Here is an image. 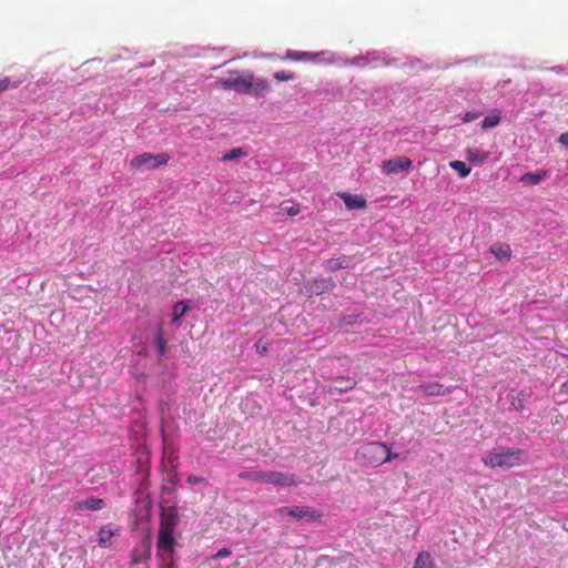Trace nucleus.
<instances>
[{"mask_svg": "<svg viewBox=\"0 0 568 568\" xmlns=\"http://www.w3.org/2000/svg\"><path fill=\"white\" fill-rule=\"evenodd\" d=\"M297 211H298L297 209L295 210V209L292 206V207H290V209H288L287 213H288V214H292V213H296Z\"/></svg>", "mask_w": 568, "mask_h": 568, "instance_id": "nucleus-37", "label": "nucleus"}, {"mask_svg": "<svg viewBox=\"0 0 568 568\" xmlns=\"http://www.w3.org/2000/svg\"><path fill=\"white\" fill-rule=\"evenodd\" d=\"M161 560V564L159 568H176L175 560L173 556L169 555L165 557H159Z\"/></svg>", "mask_w": 568, "mask_h": 568, "instance_id": "nucleus-31", "label": "nucleus"}, {"mask_svg": "<svg viewBox=\"0 0 568 568\" xmlns=\"http://www.w3.org/2000/svg\"><path fill=\"white\" fill-rule=\"evenodd\" d=\"M22 83V80H13L10 77H6L0 80V93L8 89H16Z\"/></svg>", "mask_w": 568, "mask_h": 568, "instance_id": "nucleus-26", "label": "nucleus"}, {"mask_svg": "<svg viewBox=\"0 0 568 568\" xmlns=\"http://www.w3.org/2000/svg\"><path fill=\"white\" fill-rule=\"evenodd\" d=\"M412 166V160L407 156H396L386 160L382 164V171L386 174H397L407 171Z\"/></svg>", "mask_w": 568, "mask_h": 568, "instance_id": "nucleus-7", "label": "nucleus"}, {"mask_svg": "<svg viewBox=\"0 0 568 568\" xmlns=\"http://www.w3.org/2000/svg\"><path fill=\"white\" fill-rule=\"evenodd\" d=\"M239 477L241 479L265 484L266 470H244L239 474Z\"/></svg>", "mask_w": 568, "mask_h": 568, "instance_id": "nucleus-15", "label": "nucleus"}, {"mask_svg": "<svg viewBox=\"0 0 568 568\" xmlns=\"http://www.w3.org/2000/svg\"><path fill=\"white\" fill-rule=\"evenodd\" d=\"M155 346L160 355L166 353V342L164 339L163 326L160 325L155 335Z\"/></svg>", "mask_w": 568, "mask_h": 568, "instance_id": "nucleus-24", "label": "nucleus"}, {"mask_svg": "<svg viewBox=\"0 0 568 568\" xmlns=\"http://www.w3.org/2000/svg\"><path fill=\"white\" fill-rule=\"evenodd\" d=\"M490 252L498 258L499 261H508L511 255V250L508 244L505 243H495L490 246Z\"/></svg>", "mask_w": 568, "mask_h": 568, "instance_id": "nucleus-14", "label": "nucleus"}, {"mask_svg": "<svg viewBox=\"0 0 568 568\" xmlns=\"http://www.w3.org/2000/svg\"><path fill=\"white\" fill-rule=\"evenodd\" d=\"M178 523V511L174 507H168L162 510L156 540L158 557L173 556L178 545L174 535Z\"/></svg>", "mask_w": 568, "mask_h": 568, "instance_id": "nucleus-1", "label": "nucleus"}, {"mask_svg": "<svg viewBox=\"0 0 568 568\" xmlns=\"http://www.w3.org/2000/svg\"><path fill=\"white\" fill-rule=\"evenodd\" d=\"M104 500L101 499V498H95V497H90V498H87L84 501H82L81 504H78L77 505V509H82V508H87V509H90V510H100L104 507Z\"/></svg>", "mask_w": 568, "mask_h": 568, "instance_id": "nucleus-19", "label": "nucleus"}, {"mask_svg": "<svg viewBox=\"0 0 568 568\" xmlns=\"http://www.w3.org/2000/svg\"><path fill=\"white\" fill-rule=\"evenodd\" d=\"M247 84L250 87L246 90V93H252L254 95H265L271 87L264 79H255L253 75L247 77Z\"/></svg>", "mask_w": 568, "mask_h": 568, "instance_id": "nucleus-10", "label": "nucleus"}, {"mask_svg": "<svg viewBox=\"0 0 568 568\" xmlns=\"http://www.w3.org/2000/svg\"><path fill=\"white\" fill-rule=\"evenodd\" d=\"M501 112L498 109H494L485 119L481 121V129L487 130L495 128L500 123Z\"/></svg>", "mask_w": 568, "mask_h": 568, "instance_id": "nucleus-16", "label": "nucleus"}, {"mask_svg": "<svg viewBox=\"0 0 568 568\" xmlns=\"http://www.w3.org/2000/svg\"><path fill=\"white\" fill-rule=\"evenodd\" d=\"M187 481L191 484H200L203 481V478L197 476H189Z\"/></svg>", "mask_w": 568, "mask_h": 568, "instance_id": "nucleus-36", "label": "nucleus"}, {"mask_svg": "<svg viewBox=\"0 0 568 568\" xmlns=\"http://www.w3.org/2000/svg\"><path fill=\"white\" fill-rule=\"evenodd\" d=\"M386 452V444L384 443H368L361 447L356 457L367 465L379 466L388 462L389 456H384Z\"/></svg>", "mask_w": 568, "mask_h": 568, "instance_id": "nucleus-3", "label": "nucleus"}, {"mask_svg": "<svg viewBox=\"0 0 568 568\" xmlns=\"http://www.w3.org/2000/svg\"><path fill=\"white\" fill-rule=\"evenodd\" d=\"M418 389L425 395V396H436V395H444V386L438 383H429L425 385H420Z\"/></svg>", "mask_w": 568, "mask_h": 568, "instance_id": "nucleus-18", "label": "nucleus"}, {"mask_svg": "<svg viewBox=\"0 0 568 568\" xmlns=\"http://www.w3.org/2000/svg\"><path fill=\"white\" fill-rule=\"evenodd\" d=\"M335 286V283L329 278L313 280L310 283V293L321 295Z\"/></svg>", "mask_w": 568, "mask_h": 568, "instance_id": "nucleus-12", "label": "nucleus"}, {"mask_svg": "<svg viewBox=\"0 0 568 568\" xmlns=\"http://www.w3.org/2000/svg\"><path fill=\"white\" fill-rule=\"evenodd\" d=\"M384 456H389L388 457V462L392 460V459H395L398 457V454L396 453H392L390 449L388 448V446L386 445V452L384 453Z\"/></svg>", "mask_w": 568, "mask_h": 568, "instance_id": "nucleus-35", "label": "nucleus"}, {"mask_svg": "<svg viewBox=\"0 0 568 568\" xmlns=\"http://www.w3.org/2000/svg\"><path fill=\"white\" fill-rule=\"evenodd\" d=\"M244 155H246V151L243 148H235L223 154L222 161H232Z\"/></svg>", "mask_w": 568, "mask_h": 568, "instance_id": "nucleus-28", "label": "nucleus"}, {"mask_svg": "<svg viewBox=\"0 0 568 568\" xmlns=\"http://www.w3.org/2000/svg\"><path fill=\"white\" fill-rule=\"evenodd\" d=\"M265 484H273L276 486H294L297 485V480L295 475L275 471V470H266V481Z\"/></svg>", "mask_w": 568, "mask_h": 568, "instance_id": "nucleus-8", "label": "nucleus"}, {"mask_svg": "<svg viewBox=\"0 0 568 568\" xmlns=\"http://www.w3.org/2000/svg\"><path fill=\"white\" fill-rule=\"evenodd\" d=\"M232 555V551L229 548H222L220 549L215 555L210 556L206 561L207 562H215L219 558H226Z\"/></svg>", "mask_w": 568, "mask_h": 568, "instance_id": "nucleus-29", "label": "nucleus"}, {"mask_svg": "<svg viewBox=\"0 0 568 568\" xmlns=\"http://www.w3.org/2000/svg\"><path fill=\"white\" fill-rule=\"evenodd\" d=\"M209 565L211 566V568H221L219 564L209 562Z\"/></svg>", "mask_w": 568, "mask_h": 568, "instance_id": "nucleus-38", "label": "nucleus"}, {"mask_svg": "<svg viewBox=\"0 0 568 568\" xmlns=\"http://www.w3.org/2000/svg\"><path fill=\"white\" fill-rule=\"evenodd\" d=\"M139 561H140V559H139L138 557H135V556H134V557L132 558V564H134V565H135V564H138Z\"/></svg>", "mask_w": 568, "mask_h": 568, "instance_id": "nucleus-39", "label": "nucleus"}, {"mask_svg": "<svg viewBox=\"0 0 568 568\" xmlns=\"http://www.w3.org/2000/svg\"><path fill=\"white\" fill-rule=\"evenodd\" d=\"M362 255L343 254L338 257L326 260L323 265L328 272H336L341 268H351L362 262Z\"/></svg>", "mask_w": 568, "mask_h": 568, "instance_id": "nucleus-6", "label": "nucleus"}, {"mask_svg": "<svg viewBox=\"0 0 568 568\" xmlns=\"http://www.w3.org/2000/svg\"><path fill=\"white\" fill-rule=\"evenodd\" d=\"M525 452L520 448L498 447L486 453L481 460L490 468H511L524 463Z\"/></svg>", "mask_w": 568, "mask_h": 568, "instance_id": "nucleus-2", "label": "nucleus"}, {"mask_svg": "<svg viewBox=\"0 0 568 568\" xmlns=\"http://www.w3.org/2000/svg\"><path fill=\"white\" fill-rule=\"evenodd\" d=\"M488 158V153L477 150V149H468L467 150V160L473 163H481Z\"/></svg>", "mask_w": 568, "mask_h": 568, "instance_id": "nucleus-22", "label": "nucleus"}, {"mask_svg": "<svg viewBox=\"0 0 568 568\" xmlns=\"http://www.w3.org/2000/svg\"><path fill=\"white\" fill-rule=\"evenodd\" d=\"M170 160L169 154L166 153H159V154H152L149 152H144L140 155L134 156L130 162V168L132 170H154L162 165L168 164Z\"/></svg>", "mask_w": 568, "mask_h": 568, "instance_id": "nucleus-4", "label": "nucleus"}, {"mask_svg": "<svg viewBox=\"0 0 568 568\" xmlns=\"http://www.w3.org/2000/svg\"><path fill=\"white\" fill-rule=\"evenodd\" d=\"M315 55L310 52L287 50L283 59L292 61H311Z\"/></svg>", "mask_w": 568, "mask_h": 568, "instance_id": "nucleus-20", "label": "nucleus"}, {"mask_svg": "<svg viewBox=\"0 0 568 568\" xmlns=\"http://www.w3.org/2000/svg\"><path fill=\"white\" fill-rule=\"evenodd\" d=\"M449 165L453 170H455L458 173L459 178L464 179L468 176L470 173V168H468L466 163L463 161H452Z\"/></svg>", "mask_w": 568, "mask_h": 568, "instance_id": "nucleus-25", "label": "nucleus"}, {"mask_svg": "<svg viewBox=\"0 0 568 568\" xmlns=\"http://www.w3.org/2000/svg\"><path fill=\"white\" fill-rule=\"evenodd\" d=\"M520 395H523V393L515 394L514 392H511L510 394H508V398L510 399L511 405L516 408V410L523 409V399L519 398Z\"/></svg>", "mask_w": 568, "mask_h": 568, "instance_id": "nucleus-30", "label": "nucleus"}, {"mask_svg": "<svg viewBox=\"0 0 568 568\" xmlns=\"http://www.w3.org/2000/svg\"><path fill=\"white\" fill-rule=\"evenodd\" d=\"M187 301H180L174 304L173 306V322H178L180 318H182L186 312L189 311L190 306L187 304Z\"/></svg>", "mask_w": 568, "mask_h": 568, "instance_id": "nucleus-23", "label": "nucleus"}, {"mask_svg": "<svg viewBox=\"0 0 568 568\" xmlns=\"http://www.w3.org/2000/svg\"><path fill=\"white\" fill-rule=\"evenodd\" d=\"M546 176L545 171H540L537 173H526L523 175L521 181L529 182L531 184H538L541 180H544Z\"/></svg>", "mask_w": 568, "mask_h": 568, "instance_id": "nucleus-27", "label": "nucleus"}, {"mask_svg": "<svg viewBox=\"0 0 568 568\" xmlns=\"http://www.w3.org/2000/svg\"><path fill=\"white\" fill-rule=\"evenodd\" d=\"M273 77L277 81H290L295 78L294 73L284 70L275 72Z\"/></svg>", "mask_w": 568, "mask_h": 568, "instance_id": "nucleus-32", "label": "nucleus"}, {"mask_svg": "<svg viewBox=\"0 0 568 568\" xmlns=\"http://www.w3.org/2000/svg\"><path fill=\"white\" fill-rule=\"evenodd\" d=\"M338 196L344 201L347 210H363L366 206V200L362 195L341 192Z\"/></svg>", "mask_w": 568, "mask_h": 568, "instance_id": "nucleus-11", "label": "nucleus"}, {"mask_svg": "<svg viewBox=\"0 0 568 568\" xmlns=\"http://www.w3.org/2000/svg\"><path fill=\"white\" fill-rule=\"evenodd\" d=\"M116 534V529L111 526H103L99 530V545L105 547L112 537Z\"/></svg>", "mask_w": 568, "mask_h": 568, "instance_id": "nucleus-21", "label": "nucleus"}, {"mask_svg": "<svg viewBox=\"0 0 568 568\" xmlns=\"http://www.w3.org/2000/svg\"><path fill=\"white\" fill-rule=\"evenodd\" d=\"M336 386L329 387V393H345L347 390H351L355 387L356 382L349 377H338L336 378Z\"/></svg>", "mask_w": 568, "mask_h": 568, "instance_id": "nucleus-13", "label": "nucleus"}, {"mask_svg": "<svg viewBox=\"0 0 568 568\" xmlns=\"http://www.w3.org/2000/svg\"><path fill=\"white\" fill-rule=\"evenodd\" d=\"M278 516H291L295 519H305L306 521H318L322 513L313 507L307 506H284L276 509Z\"/></svg>", "mask_w": 568, "mask_h": 568, "instance_id": "nucleus-5", "label": "nucleus"}, {"mask_svg": "<svg viewBox=\"0 0 568 568\" xmlns=\"http://www.w3.org/2000/svg\"><path fill=\"white\" fill-rule=\"evenodd\" d=\"M480 115H481V112H479V111H468L463 116V122L464 123L471 122V121L478 119Z\"/></svg>", "mask_w": 568, "mask_h": 568, "instance_id": "nucleus-33", "label": "nucleus"}, {"mask_svg": "<svg viewBox=\"0 0 568 568\" xmlns=\"http://www.w3.org/2000/svg\"><path fill=\"white\" fill-rule=\"evenodd\" d=\"M414 568H436V565L432 555L427 551H423L417 555Z\"/></svg>", "mask_w": 568, "mask_h": 568, "instance_id": "nucleus-17", "label": "nucleus"}, {"mask_svg": "<svg viewBox=\"0 0 568 568\" xmlns=\"http://www.w3.org/2000/svg\"><path fill=\"white\" fill-rule=\"evenodd\" d=\"M216 85L222 89H235L237 92L246 93L247 88L250 84H247V78H234V79H220L216 82Z\"/></svg>", "mask_w": 568, "mask_h": 568, "instance_id": "nucleus-9", "label": "nucleus"}, {"mask_svg": "<svg viewBox=\"0 0 568 568\" xmlns=\"http://www.w3.org/2000/svg\"><path fill=\"white\" fill-rule=\"evenodd\" d=\"M558 142L566 149H568V132L561 133L558 139Z\"/></svg>", "mask_w": 568, "mask_h": 568, "instance_id": "nucleus-34", "label": "nucleus"}]
</instances>
